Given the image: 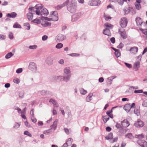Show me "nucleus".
<instances>
[{
    "label": "nucleus",
    "instance_id": "nucleus-35",
    "mask_svg": "<svg viewBox=\"0 0 147 147\" xmlns=\"http://www.w3.org/2000/svg\"><path fill=\"white\" fill-rule=\"evenodd\" d=\"M24 25L26 29L29 30L30 29V25L27 22L25 23Z\"/></svg>",
    "mask_w": 147,
    "mask_h": 147
},
{
    "label": "nucleus",
    "instance_id": "nucleus-17",
    "mask_svg": "<svg viewBox=\"0 0 147 147\" xmlns=\"http://www.w3.org/2000/svg\"><path fill=\"white\" fill-rule=\"evenodd\" d=\"M103 33L104 34L109 36H111V34L110 32V30L107 28H106L105 29L103 30Z\"/></svg>",
    "mask_w": 147,
    "mask_h": 147
},
{
    "label": "nucleus",
    "instance_id": "nucleus-29",
    "mask_svg": "<svg viewBox=\"0 0 147 147\" xmlns=\"http://www.w3.org/2000/svg\"><path fill=\"white\" fill-rule=\"evenodd\" d=\"M27 17L29 20H31L33 19V16L32 13L29 12L27 14Z\"/></svg>",
    "mask_w": 147,
    "mask_h": 147
},
{
    "label": "nucleus",
    "instance_id": "nucleus-55",
    "mask_svg": "<svg viewBox=\"0 0 147 147\" xmlns=\"http://www.w3.org/2000/svg\"><path fill=\"white\" fill-rule=\"evenodd\" d=\"M13 82L16 84H18L20 82V80L18 78H16L14 79Z\"/></svg>",
    "mask_w": 147,
    "mask_h": 147
},
{
    "label": "nucleus",
    "instance_id": "nucleus-41",
    "mask_svg": "<svg viewBox=\"0 0 147 147\" xmlns=\"http://www.w3.org/2000/svg\"><path fill=\"white\" fill-rule=\"evenodd\" d=\"M140 3H135V5L136 8L137 9H139L141 8V6L140 4Z\"/></svg>",
    "mask_w": 147,
    "mask_h": 147
},
{
    "label": "nucleus",
    "instance_id": "nucleus-37",
    "mask_svg": "<svg viewBox=\"0 0 147 147\" xmlns=\"http://www.w3.org/2000/svg\"><path fill=\"white\" fill-rule=\"evenodd\" d=\"M32 22L36 23L37 24H40L41 23V21L40 20L36 18L32 20Z\"/></svg>",
    "mask_w": 147,
    "mask_h": 147
},
{
    "label": "nucleus",
    "instance_id": "nucleus-48",
    "mask_svg": "<svg viewBox=\"0 0 147 147\" xmlns=\"http://www.w3.org/2000/svg\"><path fill=\"white\" fill-rule=\"evenodd\" d=\"M105 25L106 27V28H107L108 27L110 28H112L113 27V26L110 24L105 23Z\"/></svg>",
    "mask_w": 147,
    "mask_h": 147
},
{
    "label": "nucleus",
    "instance_id": "nucleus-16",
    "mask_svg": "<svg viewBox=\"0 0 147 147\" xmlns=\"http://www.w3.org/2000/svg\"><path fill=\"white\" fill-rule=\"evenodd\" d=\"M129 51L131 53L135 54L138 52V48L137 47H131Z\"/></svg>",
    "mask_w": 147,
    "mask_h": 147
},
{
    "label": "nucleus",
    "instance_id": "nucleus-43",
    "mask_svg": "<svg viewBox=\"0 0 147 147\" xmlns=\"http://www.w3.org/2000/svg\"><path fill=\"white\" fill-rule=\"evenodd\" d=\"M135 136L136 138L139 139L143 138H144V135L142 134H141L138 135H136Z\"/></svg>",
    "mask_w": 147,
    "mask_h": 147
},
{
    "label": "nucleus",
    "instance_id": "nucleus-64",
    "mask_svg": "<svg viewBox=\"0 0 147 147\" xmlns=\"http://www.w3.org/2000/svg\"><path fill=\"white\" fill-rule=\"evenodd\" d=\"M125 65L128 68H130L132 66L129 63H125Z\"/></svg>",
    "mask_w": 147,
    "mask_h": 147
},
{
    "label": "nucleus",
    "instance_id": "nucleus-13",
    "mask_svg": "<svg viewBox=\"0 0 147 147\" xmlns=\"http://www.w3.org/2000/svg\"><path fill=\"white\" fill-rule=\"evenodd\" d=\"M123 109L127 112H129L131 109L130 104L127 103L125 104L123 107Z\"/></svg>",
    "mask_w": 147,
    "mask_h": 147
},
{
    "label": "nucleus",
    "instance_id": "nucleus-14",
    "mask_svg": "<svg viewBox=\"0 0 147 147\" xmlns=\"http://www.w3.org/2000/svg\"><path fill=\"white\" fill-rule=\"evenodd\" d=\"M121 125L123 127H128L129 124L128 121L127 120H124L122 121L121 123Z\"/></svg>",
    "mask_w": 147,
    "mask_h": 147
},
{
    "label": "nucleus",
    "instance_id": "nucleus-31",
    "mask_svg": "<svg viewBox=\"0 0 147 147\" xmlns=\"http://www.w3.org/2000/svg\"><path fill=\"white\" fill-rule=\"evenodd\" d=\"M112 110H109L106 112L107 114L111 118H113V115L111 113Z\"/></svg>",
    "mask_w": 147,
    "mask_h": 147
},
{
    "label": "nucleus",
    "instance_id": "nucleus-47",
    "mask_svg": "<svg viewBox=\"0 0 147 147\" xmlns=\"http://www.w3.org/2000/svg\"><path fill=\"white\" fill-rule=\"evenodd\" d=\"M52 131V129L51 128L50 129H49L47 130H45L44 131L43 133V134L47 135L49 133L51 132Z\"/></svg>",
    "mask_w": 147,
    "mask_h": 147
},
{
    "label": "nucleus",
    "instance_id": "nucleus-3",
    "mask_svg": "<svg viewBox=\"0 0 147 147\" xmlns=\"http://www.w3.org/2000/svg\"><path fill=\"white\" fill-rule=\"evenodd\" d=\"M28 68L29 69L34 72H36L37 69L36 63L33 62L30 63L28 66Z\"/></svg>",
    "mask_w": 147,
    "mask_h": 147
},
{
    "label": "nucleus",
    "instance_id": "nucleus-30",
    "mask_svg": "<svg viewBox=\"0 0 147 147\" xmlns=\"http://www.w3.org/2000/svg\"><path fill=\"white\" fill-rule=\"evenodd\" d=\"M125 137L126 138H128L129 139H131L133 138L132 134L131 133H129L125 135Z\"/></svg>",
    "mask_w": 147,
    "mask_h": 147
},
{
    "label": "nucleus",
    "instance_id": "nucleus-38",
    "mask_svg": "<svg viewBox=\"0 0 147 147\" xmlns=\"http://www.w3.org/2000/svg\"><path fill=\"white\" fill-rule=\"evenodd\" d=\"M63 46V45L62 43H59L56 45L55 47L57 49H60L62 48Z\"/></svg>",
    "mask_w": 147,
    "mask_h": 147
},
{
    "label": "nucleus",
    "instance_id": "nucleus-62",
    "mask_svg": "<svg viewBox=\"0 0 147 147\" xmlns=\"http://www.w3.org/2000/svg\"><path fill=\"white\" fill-rule=\"evenodd\" d=\"M22 69L21 68L18 69L16 71V72L17 74H19L22 72Z\"/></svg>",
    "mask_w": 147,
    "mask_h": 147
},
{
    "label": "nucleus",
    "instance_id": "nucleus-46",
    "mask_svg": "<svg viewBox=\"0 0 147 147\" xmlns=\"http://www.w3.org/2000/svg\"><path fill=\"white\" fill-rule=\"evenodd\" d=\"M142 106L145 107H147V99H145L143 102Z\"/></svg>",
    "mask_w": 147,
    "mask_h": 147
},
{
    "label": "nucleus",
    "instance_id": "nucleus-60",
    "mask_svg": "<svg viewBox=\"0 0 147 147\" xmlns=\"http://www.w3.org/2000/svg\"><path fill=\"white\" fill-rule=\"evenodd\" d=\"M51 23L48 22H47L45 23L44 26L45 27H48L51 26Z\"/></svg>",
    "mask_w": 147,
    "mask_h": 147
},
{
    "label": "nucleus",
    "instance_id": "nucleus-19",
    "mask_svg": "<svg viewBox=\"0 0 147 147\" xmlns=\"http://www.w3.org/2000/svg\"><path fill=\"white\" fill-rule=\"evenodd\" d=\"M71 77V75H63V80L65 82L69 81Z\"/></svg>",
    "mask_w": 147,
    "mask_h": 147
},
{
    "label": "nucleus",
    "instance_id": "nucleus-26",
    "mask_svg": "<svg viewBox=\"0 0 147 147\" xmlns=\"http://www.w3.org/2000/svg\"><path fill=\"white\" fill-rule=\"evenodd\" d=\"M58 121L56 119L53 122V124L51 125V129H53L54 130H55L57 126Z\"/></svg>",
    "mask_w": 147,
    "mask_h": 147
},
{
    "label": "nucleus",
    "instance_id": "nucleus-61",
    "mask_svg": "<svg viewBox=\"0 0 147 147\" xmlns=\"http://www.w3.org/2000/svg\"><path fill=\"white\" fill-rule=\"evenodd\" d=\"M64 131L67 134H69V131L68 129L66 128H64Z\"/></svg>",
    "mask_w": 147,
    "mask_h": 147
},
{
    "label": "nucleus",
    "instance_id": "nucleus-23",
    "mask_svg": "<svg viewBox=\"0 0 147 147\" xmlns=\"http://www.w3.org/2000/svg\"><path fill=\"white\" fill-rule=\"evenodd\" d=\"M136 21L137 26L141 25L142 23V21L141 18L139 17H137L136 19Z\"/></svg>",
    "mask_w": 147,
    "mask_h": 147
},
{
    "label": "nucleus",
    "instance_id": "nucleus-22",
    "mask_svg": "<svg viewBox=\"0 0 147 147\" xmlns=\"http://www.w3.org/2000/svg\"><path fill=\"white\" fill-rule=\"evenodd\" d=\"M53 60V57H48L46 60V62L48 65H51L52 63Z\"/></svg>",
    "mask_w": 147,
    "mask_h": 147
},
{
    "label": "nucleus",
    "instance_id": "nucleus-7",
    "mask_svg": "<svg viewBox=\"0 0 147 147\" xmlns=\"http://www.w3.org/2000/svg\"><path fill=\"white\" fill-rule=\"evenodd\" d=\"M66 36L61 34H59L56 37V40L57 42H61L66 39Z\"/></svg>",
    "mask_w": 147,
    "mask_h": 147
},
{
    "label": "nucleus",
    "instance_id": "nucleus-36",
    "mask_svg": "<svg viewBox=\"0 0 147 147\" xmlns=\"http://www.w3.org/2000/svg\"><path fill=\"white\" fill-rule=\"evenodd\" d=\"M131 7H129L127 9H124V11L125 14H127L129 13H130Z\"/></svg>",
    "mask_w": 147,
    "mask_h": 147
},
{
    "label": "nucleus",
    "instance_id": "nucleus-10",
    "mask_svg": "<svg viewBox=\"0 0 147 147\" xmlns=\"http://www.w3.org/2000/svg\"><path fill=\"white\" fill-rule=\"evenodd\" d=\"M137 143L142 147H147V142L144 140H138Z\"/></svg>",
    "mask_w": 147,
    "mask_h": 147
},
{
    "label": "nucleus",
    "instance_id": "nucleus-11",
    "mask_svg": "<svg viewBox=\"0 0 147 147\" xmlns=\"http://www.w3.org/2000/svg\"><path fill=\"white\" fill-rule=\"evenodd\" d=\"M100 2L99 0H92L89 2L88 4L90 6L98 5L100 4Z\"/></svg>",
    "mask_w": 147,
    "mask_h": 147
},
{
    "label": "nucleus",
    "instance_id": "nucleus-58",
    "mask_svg": "<svg viewBox=\"0 0 147 147\" xmlns=\"http://www.w3.org/2000/svg\"><path fill=\"white\" fill-rule=\"evenodd\" d=\"M124 0H117V2L120 5H122L123 4Z\"/></svg>",
    "mask_w": 147,
    "mask_h": 147
},
{
    "label": "nucleus",
    "instance_id": "nucleus-33",
    "mask_svg": "<svg viewBox=\"0 0 147 147\" xmlns=\"http://www.w3.org/2000/svg\"><path fill=\"white\" fill-rule=\"evenodd\" d=\"M13 55V54L12 53H9L5 56V58L7 59H9L11 57H12Z\"/></svg>",
    "mask_w": 147,
    "mask_h": 147
},
{
    "label": "nucleus",
    "instance_id": "nucleus-63",
    "mask_svg": "<svg viewBox=\"0 0 147 147\" xmlns=\"http://www.w3.org/2000/svg\"><path fill=\"white\" fill-rule=\"evenodd\" d=\"M49 102H52V103H53V105H54L56 103V102H57L54 99H52V98L50 100Z\"/></svg>",
    "mask_w": 147,
    "mask_h": 147
},
{
    "label": "nucleus",
    "instance_id": "nucleus-56",
    "mask_svg": "<svg viewBox=\"0 0 147 147\" xmlns=\"http://www.w3.org/2000/svg\"><path fill=\"white\" fill-rule=\"evenodd\" d=\"M37 47V46L35 45L30 46L29 48L30 49H36Z\"/></svg>",
    "mask_w": 147,
    "mask_h": 147
},
{
    "label": "nucleus",
    "instance_id": "nucleus-57",
    "mask_svg": "<svg viewBox=\"0 0 147 147\" xmlns=\"http://www.w3.org/2000/svg\"><path fill=\"white\" fill-rule=\"evenodd\" d=\"M20 126V124L18 123H16L14 126L13 127L15 128H18Z\"/></svg>",
    "mask_w": 147,
    "mask_h": 147
},
{
    "label": "nucleus",
    "instance_id": "nucleus-42",
    "mask_svg": "<svg viewBox=\"0 0 147 147\" xmlns=\"http://www.w3.org/2000/svg\"><path fill=\"white\" fill-rule=\"evenodd\" d=\"M73 141V139L70 138L68 139L66 142L70 146L72 144Z\"/></svg>",
    "mask_w": 147,
    "mask_h": 147
},
{
    "label": "nucleus",
    "instance_id": "nucleus-6",
    "mask_svg": "<svg viewBox=\"0 0 147 147\" xmlns=\"http://www.w3.org/2000/svg\"><path fill=\"white\" fill-rule=\"evenodd\" d=\"M29 10L30 13H32V14H35L36 13V14L38 15L40 14V10H38L36 9L35 7H31L29 8L28 9Z\"/></svg>",
    "mask_w": 147,
    "mask_h": 147
},
{
    "label": "nucleus",
    "instance_id": "nucleus-45",
    "mask_svg": "<svg viewBox=\"0 0 147 147\" xmlns=\"http://www.w3.org/2000/svg\"><path fill=\"white\" fill-rule=\"evenodd\" d=\"M13 27L14 28H21V26L20 24H18L17 23H16L14 24L13 26Z\"/></svg>",
    "mask_w": 147,
    "mask_h": 147
},
{
    "label": "nucleus",
    "instance_id": "nucleus-18",
    "mask_svg": "<svg viewBox=\"0 0 147 147\" xmlns=\"http://www.w3.org/2000/svg\"><path fill=\"white\" fill-rule=\"evenodd\" d=\"M40 94L42 96H45L46 95H50L51 96L52 95V93L44 90L41 91L40 92Z\"/></svg>",
    "mask_w": 147,
    "mask_h": 147
},
{
    "label": "nucleus",
    "instance_id": "nucleus-5",
    "mask_svg": "<svg viewBox=\"0 0 147 147\" xmlns=\"http://www.w3.org/2000/svg\"><path fill=\"white\" fill-rule=\"evenodd\" d=\"M81 16V14L80 13H77L73 14L72 16L71 21L74 22L79 19Z\"/></svg>",
    "mask_w": 147,
    "mask_h": 147
},
{
    "label": "nucleus",
    "instance_id": "nucleus-59",
    "mask_svg": "<svg viewBox=\"0 0 147 147\" xmlns=\"http://www.w3.org/2000/svg\"><path fill=\"white\" fill-rule=\"evenodd\" d=\"M143 92V90H135L134 91V93H140Z\"/></svg>",
    "mask_w": 147,
    "mask_h": 147
},
{
    "label": "nucleus",
    "instance_id": "nucleus-39",
    "mask_svg": "<svg viewBox=\"0 0 147 147\" xmlns=\"http://www.w3.org/2000/svg\"><path fill=\"white\" fill-rule=\"evenodd\" d=\"M80 92L81 94L84 95L87 93L86 90H84L83 88H81L80 89Z\"/></svg>",
    "mask_w": 147,
    "mask_h": 147
},
{
    "label": "nucleus",
    "instance_id": "nucleus-34",
    "mask_svg": "<svg viewBox=\"0 0 147 147\" xmlns=\"http://www.w3.org/2000/svg\"><path fill=\"white\" fill-rule=\"evenodd\" d=\"M93 95L92 93H90L89 95L86 97V100L87 102H90L91 100L92 97Z\"/></svg>",
    "mask_w": 147,
    "mask_h": 147
},
{
    "label": "nucleus",
    "instance_id": "nucleus-51",
    "mask_svg": "<svg viewBox=\"0 0 147 147\" xmlns=\"http://www.w3.org/2000/svg\"><path fill=\"white\" fill-rule=\"evenodd\" d=\"M69 55L71 57H76V56H79V54L77 53H73L69 54Z\"/></svg>",
    "mask_w": 147,
    "mask_h": 147
},
{
    "label": "nucleus",
    "instance_id": "nucleus-8",
    "mask_svg": "<svg viewBox=\"0 0 147 147\" xmlns=\"http://www.w3.org/2000/svg\"><path fill=\"white\" fill-rule=\"evenodd\" d=\"M144 123L140 119H138L134 124V126L137 127H142L144 125Z\"/></svg>",
    "mask_w": 147,
    "mask_h": 147
},
{
    "label": "nucleus",
    "instance_id": "nucleus-53",
    "mask_svg": "<svg viewBox=\"0 0 147 147\" xmlns=\"http://www.w3.org/2000/svg\"><path fill=\"white\" fill-rule=\"evenodd\" d=\"M124 45L123 44L122 42H121L120 43L119 45L117 47L118 49H121L123 47Z\"/></svg>",
    "mask_w": 147,
    "mask_h": 147
},
{
    "label": "nucleus",
    "instance_id": "nucleus-21",
    "mask_svg": "<svg viewBox=\"0 0 147 147\" xmlns=\"http://www.w3.org/2000/svg\"><path fill=\"white\" fill-rule=\"evenodd\" d=\"M140 62L138 61L135 62L134 65V68L135 69V71L138 70L140 67Z\"/></svg>",
    "mask_w": 147,
    "mask_h": 147
},
{
    "label": "nucleus",
    "instance_id": "nucleus-20",
    "mask_svg": "<svg viewBox=\"0 0 147 147\" xmlns=\"http://www.w3.org/2000/svg\"><path fill=\"white\" fill-rule=\"evenodd\" d=\"M49 14L48 10L46 8H44L41 10L40 14L41 16L43 15L45 16H47Z\"/></svg>",
    "mask_w": 147,
    "mask_h": 147
},
{
    "label": "nucleus",
    "instance_id": "nucleus-9",
    "mask_svg": "<svg viewBox=\"0 0 147 147\" xmlns=\"http://www.w3.org/2000/svg\"><path fill=\"white\" fill-rule=\"evenodd\" d=\"M119 32L121 35V36L124 39H126L127 37V35L126 32L124 29H121V28L119 29Z\"/></svg>",
    "mask_w": 147,
    "mask_h": 147
},
{
    "label": "nucleus",
    "instance_id": "nucleus-49",
    "mask_svg": "<svg viewBox=\"0 0 147 147\" xmlns=\"http://www.w3.org/2000/svg\"><path fill=\"white\" fill-rule=\"evenodd\" d=\"M115 54L117 57H119L121 55V53L119 51V50H118L117 51H115Z\"/></svg>",
    "mask_w": 147,
    "mask_h": 147
},
{
    "label": "nucleus",
    "instance_id": "nucleus-2",
    "mask_svg": "<svg viewBox=\"0 0 147 147\" xmlns=\"http://www.w3.org/2000/svg\"><path fill=\"white\" fill-rule=\"evenodd\" d=\"M50 18H51L52 20L54 21H57L58 20V15L57 11L52 12L50 14Z\"/></svg>",
    "mask_w": 147,
    "mask_h": 147
},
{
    "label": "nucleus",
    "instance_id": "nucleus-28",
    "mask_svg": "<svg viewBox=\"0 0 147 147\" xmlns=\"http://www.w3.org/2000/svg\"><path fill=\"white\" fill-rule=\"evenodd\" d=\"M53 78L54 80L56 81H62L63 80V77L61 76H55Z\"/></svg>",
    "mask_w": 147,
    "mask_h": 147
},
{
    "label": "nucleus",
    "instance_id": "nucleus-4",
    "mask_svg": "<svg viewBox=\"0 0 147 147\" xmlns=\"http://www.w3.org/2000/svg\"><path fill=\"white\" fill-rule=\"evenodd\" d=\"M127 23V20L125 17H123L121 19L120 26L122 28L125 27Z\"/></svg>",
    "mask_w": 147,
    "mask_h": 147
},
{
    "label": "nucleus",
    "instance_id": "nucleus-52",
    "mask_svg": "<svg viewBox=\"0 0 147 147\" xmlns=\"http://www.w3.org/2000/svg\"><path fill=\"white\" fill-rule=\"evenodd\" d=\"M140 30L142 31L143 33L145 35H147V29H143L141 28Z\"/></svg>",
    "mask_w": 147,
    "mask_h": 147
},
{
    "label": "nucleus",
    "instance_id": "nucleus-50",
    "mask_svg": "<svg viewBox=\"0 0 147 147\" xmlns=\"http://www.w3.org/2000/svg\"><path fill=\"white\" fill-rule=\"evenodd\" d=\"M107 84L109 85H110L112 83V79H109V78H108L107 80Z\"/></svg>",
    "mask_w": 147,
    "mask_h": 147
},
{
    "label": "nucleus",
    "instance_id": "nucleus-15",
    "mask_svg": "<svg viewBox=\"0 0 147 147\" xmlns=\"http://www.w3.org/2000/svg\"><path fill=\"white\" fill-rule=\"evenodd\" d=\"M134 112L135 114L137 116H139L140 115V106H136L134 109Z\"/></svg>",
    "mask_w": 147,
    "mask_h": 147
},
{
    "label": "nucleus",
    "instance_id": "nucleus-44",
    "mask_svg": "<svg viewBox=\"0 0 147 147\" xmlns=\"http://www.w3.org/2000/svg\"><path fill=\"white\" fill-rule=\"evenodd\" d=\"M136 13V10L132 7H131L130 13H131V14L133 15L135 14Z\"/></svg>",
    "mask_w": 147,
    "mask_h": 147
},
{
    "label": "nucleus",
    "instance_id": "nucleus-24",
    "mask_svg": "<svg viewBox=\"0 0 147 147\" xmlns=\"http://www.w3.org/2000/svg\"><path fill=\"white\" fill-rule=\"evenodd\" d=\"M127 129H124L122 128L120 129L119 131L118 132V133L119 134V135H122L123 134H125L127 131Z\"/></svg>",
    "mask_w": 147,
    "mask_h": 147
},
{
    "label": "nucleus",
    "instance_id": "nucleus-27",
    "mask_svg": "<svg viewBox=\"0 0 147 147\" xmlns=\"http://www.w3.org/2000/svg\"><path fill=\"white\" fill-rule=\"evenodd\" d=\"M64 74L63 75H71V71L69 68H66L64 70Z\"/></svg>",
    "mask_w": 147,
    "mask_h": 147
},
{
    "label": "nucleus",
    "instance_id": "nucleus-1",
    "mask_svg": "<svg viewBox=\"0 0 147 147\" xmlns=\"http://www.w3.org/2000/svg\"><path fill=\"white\" fill-rule=\"evenodd\" d=\"M69 0L67 4V9L71 13H74L76 11L77 3L76 0Z\"/></svg>",
    "mask_w": 147,
    "mask_h": 147
},
{
    "label": "nucleus",
    "instance_id": "nucleus-40",
    "mask_svg": "<svg viewBox=\"0 0 147 147\" xmlns=\"http://www.w3.org/2000/svg\"><path fill=\"white\" fill-rule=\"evenodd\" d=\"M34 7L35 8L38 10H39L41 9L42 8V5L41 4L36 5Z\"/></svg>",
    "mask_w": 147,
    "mask_h": 147
},
{
    "label": "nucleus",
    "instance_id": "nucleus-12",
    "mask_svg": "<svg viewBox=\"0 0 147 147\" xmlns=\"http://www.w3.org/2000/svg\"><path fill=\"white\" fill-rule=\"evenodd\" d=\"M69 2V0H67L65 2H64L63 4L59 5L55 7L56 9L59 10L62 8L63 7L67 5L68 3Z\"/></svg>",
    "mask_w": 147,
    "mask_h": 147
},
{
    "label": "nucleus",
    "instance_id": "nucleus-25",
    "mask_svg": "<svg viewBox=\"0 0 147 147\" xmlns=\"http://www.w3.org/2000/svg\"><path fill=\"white\" fill-rule=\"evenodd\" d=\"M17 16V13L15 12H12L11 13H8L7 14V16L8 17L15 18Z\"/></svg>",
    "mask_w": 147,
    "mask_h": 147
},
{
    "label": "nucleus",
    "instance_id": "nucleus-32",
    "mask_svg": "<svg viewBox=\"0 0 147 147\" xmlns=\"http://www.w3.org/2000/svg\"><path fill=\"white\" fill-rule=\"evenodd\" d=\"M113 137V134L111 133H110L108 135L106 136L105 138L106 139L109 140V139H112Z\"/></svg>",
    "mask_w": 147,
    "mask_h": 147
},
{
    "label": "nucleus",
    "instance_id": "nucleus-54",
    "mask_svg": "<svg viewBox=\"0 0 147 147\" xmlns=\"http://www.w3.org/2000/svg\"><path fill=\"white\" fill-rule=\"evenodd\" d=\"M24 134L26 135H27L30 137H31L32 136L31 134L27 131H25L24 132Z\"/></svg>",
    "mask_w": 147,
    "mask_h": 147
}]
</instances>
